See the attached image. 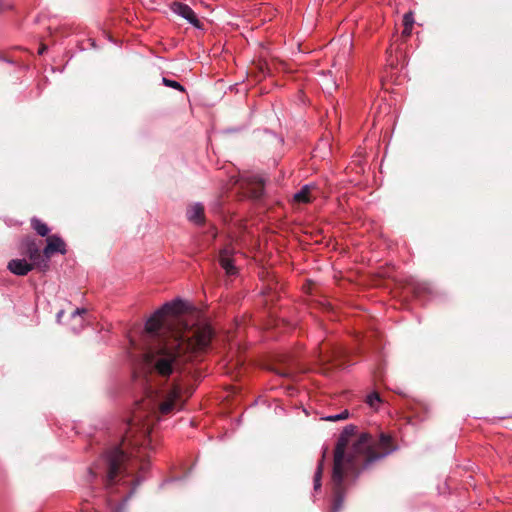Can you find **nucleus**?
I'll return each instance as SVG.
<instances>
[{"label":"nucleus","instance_id":"nucleus-1","mask_svg":"<svg viewBox=\"0 0 512 512\" xmlns=\"http://www.w3.org/2000/svg\"><path fill=\"white\" fill-rule=\"evenodd\" d=\"M355 433L356 426L347 425L337 440L331 477L334 493L331 512L341 510L347 484L354 483L363 470L394 451L391 447V437L387 434L381 433L379 439L375 441L369 433H362L346 454L350 437Z\"/></svg>","mask_w":512,"mask_h":512},{"label":"nucleus","instance_id":"nucleus-2","mask_svg":"<svg viewBox=\"0 0 512 512\" xmlns=\"http://www.w3.org/2000/svg\"><path fill=\"white\" fill-rule=\"evenodd\" d=\"M140 381L144 396L135 403L122 444L132 449L131 456L144 472L149 468L146 457H148V451L152 449L150 437L152 422L157 419L159 413L167 415L175 410H181L184 407V401L181 397V388L177 384H172L168 389H157L148 384L146 378Z\"/></svg>","mask_w":512,"mask_h":512},{"label":"nucleus","instance_id":"nucleus-3","mask_svg":"<svg viewBox=\"0 0 512 512\" xmlns=\"http://www.w3.org/2000/svg\"><path fill=\"white\" fill-rule=\"evenodd\" d=\"M89 478L100 482L105 501L111 510H122L144 477L135 476L123 448L115 446L106 451L89 468Z\"/></svg>","mask_w":512,"mask_h":512},{"label":"nucleus","instance_id":"nucleus-4","mask_svg":"<svg viewBox=\"0 0 512 512\" xmlns=\"http://www.w3.org/2000/svg\"><path fill=\"white\" fill-rule=\"evenodd\" d=\"M212 338L211 326L203 325L187 335L159 340L144 354L145 366L151 375L169 378L190 359V354L207 350Z\"/></svg>","mask_w":512,"mask_h":512},{"label":"nucleus","instance_id":"nucleus-5","mask_svg":"<svg viewBox=\"0 0 512 512\" xmlns=\"http://www.w3.org/2000/svg\"><path fill=\"white\" fill-rule=\"evenodd\" d=\"M180 303V300L167 302L157 309L145 323L146 332L151 335H157L165 324V317L178 313Z\"/></svg>","mask_w":512,"mask_h":512},{"label":"nucleus","instance_id":"nucleus-6","mask_svg":"<svg viewBox=\"0 0 512 512\" xmlns=\"http://www.w3.org/2000/svg\"><path fill=\"white\" fill-rule=\"evenodd\" d=\"M19 251L21 255L27 257L35 265H37L41 259L39 246L32 237H26L21 240Z\"/></svg>","mask_w":512,"mask_h":512},{"label":"nucleus","instance_id":"nucleus-7","mask_svg":"<svg viewBox=\"0 0 512 512\" xmlns=\"http://www.w3.org/2000/svg\"><path fill=\"white\" fill-rule=\"evenodd\" d=\"M172 10L175 14L184 18L188 23L197 29H203V25L198 19L194 10L187 4L181 2H174Z\"/></svg>","mask_w":512,"mask_h":512},{"label":"nucleus","instance_id":"nucleus-8","mask_svg":"<svg viewBox=\"0 0 512 512\" xmlns=\"http://www.w3.org/2000/svg\"><path fill=\"white\" fill-rule=\"evenodd\" d=\"M36 265L25 258H16L8 262L7 269L16 276H25L31 272Z\"/></svg>","mask_w":512,"mask_h":512},{"label":"nucleus","instance_id":"nucleus-9","mask_svg":"<svg viewBox=\"0 0 512 512\" xmlns=\"http://www.w3.org/2000/svg\"><path fill=\"white\" fill-rule=\"evenodd\" d=\"M47 245L43 250L46 258H50L55 253L66 254V244L63 239L57 235H51L46 240Z\"/></svg>","mask_w":512,"mask_h":512},{"label":"nucleus","instance_id":"nucleus-10","mask_svg":"<svg viewBox=\"0 0 512 512\" xmlns=\"http://www.w3.org/2000/svg\"><path fill=\"white\" fill-rule=\"evenodd\" d=\"M187 218L196 225L204 223V207L200 203H196L187 210Z\"/></svg>","mask_w":512,"mask_h":512},{"label":"nucleus","instance_id":"nucleus-11","mask_svg":"<svg viewBox=\"0 0 512 512\" xmlns=\"http://www.w3.org/2000/svg\"><path fill=\"white\" fill-rule=\"evenodd\" d=\"M219 263L221 267L225 270L227 275L232 276L237 273L234 261L230 257L227 249H224L220 252Z\"/></svg>","mask_w":512,"mask_h":512},{"label":"nucleus","instance_id":"nucleus-12","mask_svg":"<svg viewBox=\"0 0 512 512\" xmlns=\"http://www.w3.org/2000/svg\"><path fill=\"white\" fill-rule=\"evenodd\" d=\"M314 186L312 184H305L301 187V189L294 194V200L298 203H309L310 199V191Z\"/></svg>","mask_w":512,"mask_h":512},{"label":"nucleus","instance_id":"nucleus-13","mask_svg":"<svg viewBox=\"0 0 512 512\" xmlns=\"http://www.w3.org/2000/svg\"><path fill=\"white\" fill-rule=\"evenodd\" d=\"M87 313V310L85 308H77L74 312L71 314V318L73 320H78L79 323L77 325H73L71 327L72 331L74 333H79L84 328V322L83 315Z\"/></svg>","mask_w":512,"mask_h":512},{"label":"nucleus","instance_id":"nucleus-14","mask_svg":"<svg viewBox=\"0 0 512 512\" xmlns=\"http://www.w3.org/2000/svg\"><path fill=\"white\" fill-rule=\"evenodd\" d=\"M31 227L38 235L42 237L47 236L50 232V228L47 226V224L36 217L31 219Z\"/></svg>","mask_w":512,"mask_h":512},{"label":"nucleus","instance_id":"nucleus-15","mask_svg":"<svg viewBox=\"0 0 512 512\" xmlns=\"http://www.w3.org/2000/svg\"><path fill=\"white\" fill-rule=\"evenodd\" d=\"M326 449L323 451L322 459L319 461L313 479L314 491H318L322 485L323 463L325 458Z\"/></svg>","mask_w":512,"mask_h":512},{"label":"nucleus","instance_id":"nucleus-16","mask_svg":"<svg viewBox=\"0 0 512 512\" xmlns=\"http://www.w3.org/2000/svg\"><path fill=\"white\" fill-rule=\"evenodd\" d=\"M414 22H415L414 15L411 11L404 14V16H403L404 28L402 31L403 36L408 37L411 35Z\"/></svg>","mask_w":512,"mask_h":512},{"label":"nucleus","instance_id":"nucleus-17","mask_svg":"<svg viewBox=\"0 0 512 512\" xmlns=\"http://www.w3.org/2000/svg\"><path fill=\"white\" fill-rule=\"evenodd\" d=\"M162 83L167 86V87H170V88H173V89H176L180 92H185V88L184 86L179 83L178 81H175V80H172V79H169V78H166V77H163L162 78Z\"/></svg>","mask_w":512,"mask_h":512},{"label":"nucleus","instance_id":"nucleus-18","mask_svg":"<svg viewBox=\"0 0 512 512\" xmlns=\"http://www.w3.org/2000/svg\"><path fill=\"white\" fill-rule=\"evenodd\" d=\"M348 417H349L348 410H344L338 414L328 415V416L324 417L323 419L326 421H330V422H336V421L347 419Z\"/></svg>","mask_w":512,"mask_h":512},{"label":"nucleus","instance_id":"nucleus-19","mask_svg":"<svg viewBox=\"0 0 512 512\" xmlns=\"http://www.w3.org/2000/svg\"><path fill=\"white\" fill-rule=\"evenodd\" d=\"M366 402L369 406L374 407L381 402V399L378 393L373 392L367 396Z\"/></svg>","mask_w":512,"mask_h":512},{"label":"nucleus","instance_id":"nucleus-20","mask_svg":"<svg viewBox=\"0 0 512 512\" xmlns=\"http://www.w3.org/2000/svg\"><path fill=\"white\" fill-rule=\"evenodd\" d=\"M415 292L417 294H420L422 292H429L430 291V287L428 284L426 283H418L415 288H414Z\"/></svg>","mask_w":512,"mask_h":512},{"label":"nucleus","instance_id":"nucleus-21","mask_svg":"<svg viewBox=\"0 0 512 512\" xmlns=\"http://www.w3.org/2000/svg\"><path fill=\"white\" fill-rule=\"evenodd\" d=\"M11 8H12V4L10 2L5 1V0H0V13L5 10L11 9Z\"/></svg>","mask_w":512,"mask_h":512},{"label":"nucleus","instance_id":"nucleus-22","mask_svg":"<svg viewBox=\"0 0 512 512\" xmlns=\"http://www.w3.org/2000/svg\"><path fill=\"white\" fill-rule=\"evenodd\" d=\"M64 315V310H60L57 315H56V319H57V322L60 323L61 322V318L63 317Z\"/></svg>","mask_w":512,"mask_h":512},{"label":"nucleus","instance_id":"nucleus-23","mask_svg":"<svg viewBox=\"0 0 512 512\" xmlns=\"http://www.w3.org/2000/svg\"><path fill=\"white\" fill-rule=\"evenodd\" d=\"M46 49H47V48H46V46H42V47H40V48H39L38 53H39L40 55H42V54H44V52H45V50H46Z\"/></svg>","mask_w":512,"mask_h":512},{"label":"nucleus","instance_id":"nucleus-24","mask_svg":"<svg viewBox=\"0 0 512 512\" xmlns=\"http://www.w3.org/2000/svg\"><path fill=\"white\" fill-rule=\"evenodd\" d=\"M281 376H283V377H288V376H289V373H288V372L281 373Z\"/></svg>","mask_w":512,"mask_h":512}]
</instances>
